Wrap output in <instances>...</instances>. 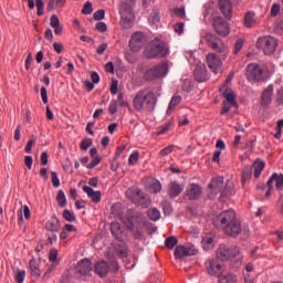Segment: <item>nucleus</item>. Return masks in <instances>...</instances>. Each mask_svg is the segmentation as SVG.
I'll list each match as a JSON object with an SVG mask.
<instances>
[{
    "label": "nucleus",
    "instance_id": "nucleus-1",
    "mask_svg": "<svg viewBox=\"0 0 283 283\" xmlns=\"http://www.w3.org/2000/svg\"><path fill=\"white\" fill-rule=\"evenodd\" d=\"M212 224L219 231H223L226 235L238 238L242 233V223L237 219L234 210H224L217 214Z\"/></svg>",
    "mask_w": 283,
    "mask_h": 283
},
{
    "label": "nucleus",
    "instance_id": "nucleus-2",
    "mask_svg": "<svg viewBox=\"0 0 283 283\" xmlns=\"http://www.w3.org/2000/svg\"><path fill=\"white\" fill-rule=\"evenodd\" d=\"M158 105V96L154 91L139 90L133 97V107L136 112H147L154 114Z\"/></svg>",
    "mask_w": 283,
    "mask_h": 283
},
{
    "label": "nucleus",
    "instance_id": "nucleus-3",
    "mask_svg": "<svg viewBox=\"0 0 283 283\" xmlns=\"http://www.w3.org/2000/svg\"><path fill=\"white\" fill-rule=\"evenodd\" d=\"M144 52L147 59H156L157 56L163 59L169 54V48L165 41L156 38L146 45Z\"/></svg>",
    "mask_w": 283,
    "mask_h": 283
},
{
    "label": "nucleus",
    "instance_id": "nucleus-4",
    "mask_svg": "<svg viewBox=\"0 0 283 283\" xmlns=\"http://www.w3.org/2000/svg\"><path fill=\"white\" fill-rule=\"evenodd\" d=\"M134 8H136V0L119 1V14L124 28H127V25L134 21Z\"/></svg>",
    "mask_w": 283,
    "mask_h": 283
},
{
    "label": "nucleus",
    "instance_id": "nucleus-5",
    "mask_svg": "<svg viewBox=\"0 0 283 283\" xmlns=\"http://www.w3.org/2000/svg\"><path fill=\"white\" fill-rule=\"evenodd\" d=\"M255 46L256 50H261L266 56H271L277 50V39L273 35L260 36L256 40Z\"/></svg>",
    "mask_w": 283,
    "mask_h": 283
},
{
    "label": "nucleus",
    "instance_id": "nucleus-6",
    "mask_svg": "<svg viewBox=\"0 0 283 283\" xmlns=\"http://www.w3.org/2000/svg\"><path fill=\"white\" fill-rule=\"evenodd\" d=\"M167 72H169V63L164 62L148 69L144 73L143 78L147 82L156 81V78H163V76H167Z\"/></svg>",
    "mask_w": 283,
    "mask_h": 283
},
{
    "label": "nucleus",
    "instance_id": "nucleus-7",
    "mask_svg": "<svg viewBox=\"0 0 283 283\" xmlns=\"http://www.w3.org/2000/svg\"><path fill=\"white\" fill-rule=\"evenodd\" d=\"M126 198L130 200L134 205H139L140 207H149V199L145 198L143 190L136 187L128 188L126 190Z\"/></svg>",
    "mask_w": 283,
    "mask_h": 283
},
{
    "label": "nucleus",
    "instance_id": "nucleus-8",
    "mask_svg": "<svg viewBox=\"0 0 283 283\" xmlns=\"http://www.w3.org/2000/svg\"><path fill=\"white\" fill-rule=\"evenodd\" d=\"M238 255H240L238 245L220 244L217 250V258L222 262H227V260H231V258H238Z\"/></svg>",
    "mask_w": 283,
    "mask_h": 283
},
{
    "label": "nucleus",
    "instance_id": "nucleus-9",
    "mask_svg": "<svg viewBox=\"0 0 283 283\" xmlns=\"http://www.w3.org/2000/svg\"><path fill=\"white\" fill-rule=\"evenodd\" d=\"M147 43V36L145 33L137 31L135 32L129 40V48L132 52H140Z\"/></svg>",
    "mask_w": 283,
    "mask_h": 283
},
{
    "label": "nucleus",
    "instance_id": "nucleus-10",
    "mask_svg": "<svg viewBox=\"0 0 283 283\" xmlns=\"http://www.w3.org/2000/svg\"><path fill=\"white\" fill-rule=\"evenodd\" d=\"M247 78L250 83L264 81V70L259 64L252 63L247 66Z\"/></svg>",
    "mask_w": 283,
    "mask_h": 283
},
{
    "label": "nucleus",
    "instance_id": "nucleus-11",
    "mask_svg": "<svg viewBox=\"0 0 283 283\" xmlns=\"http://www.w3.org/2000/svg\"><path fill=\"white\" fill-rule=\"evenodd\" d=\"M206 63L213 74H222V60L216 53H208Z\"/></svg>",
    "mask_w": 283,
    "mask_h": 283
},
{
    "label": "nucleus",
    "instance_id": "nucleus-12",
    "mask_svg": "<svg viewBox=\"0 0 283 283\" xmlns=\"http://www.w3.org/2000/svg\"><path fill=\"white\" fill-rule=\"evenodd\" d=\"M273 182H275V187L277 191H282L283 187V175L274 172L272 176L269 178L266 182V187L269 188L268 191L265 192V198L271 197V191H273Z\"/></svg>",
    "mask_w": 283,
    "mask_h": 283
},
{
    "label": "nucleus",
    "instance_id": "nucleus-13",
    "mask_svg": "<svg viewBox=\"0 0 283 283\" xmlns=\"http://www.w3.org/2000/svg\"><path fill=\"white\" fill-rule=\"evenodd\" d=\"M209 198H213L214 196H218V193H222V190L224 189V177L213 178L209 184Z\"/></svg>",
    "mask_w": 283,
    "mask_h": 283
},
{
    "label": "nucleus",
    "instance_id": "nucleus-14",
    "mask_svg": "<svg viewBox=\"0 0 283 283\" xmlns=\"http://www.w3.org/2000/svg\"><path fill=\"white\" fill-rule=\"evenodd\" d=\"M212 25L219 36H229V23L222 18H214Z\"/></svg>",
    "mask_w": 283,
    "mask_h": 283
},
{
    "label": "nucleus",
    "instance_id": "nucleus-15",
    "mask_svg": "<svg viewBox=\"0 0 283 283\" xmlns=\"http://www.w3.org/2000/svg\"><path fill=\"white\" fill-rule=\"evenodd\" d=\"M206 269L208 272V275H211V277H219V275L222 274V264H220L214 259H209L206 262Z\"/></svg>",
    "mask_w": 283,
    "mask_h": 283
},
{
    "label": "nucleus",
    "instance_id": "nucleus-16",
    "mask_svg": "<svg viewBox=\"0 0 283 283\" xmlns=\"http://www.w3.org/2000/svg\"><path fill=\"white\" fill-rule=\"evenodd\" d=\"M198 250L195 247L177 245L175 249V256L178 259L196 255Z\"/></svg>",
    "mask_w": 283,
    "mask_h": 283
},
{
    "label": "nucleus",
    "instance_id": "nucleus-17",
    "mask_svg": "<svg viewBox=\"0 0 283 283\" xmlns=\"http://www.w3.org/2000/svg\"><path fill=\"white\" fill-rule=\"evenodd\" d=\"M202 196V188L198 184H190L186 189L188 200H198Z\"/></svg>",
    "mask_w": 283,
    "mask_h": 283
},
{
    "label": "nucleus",
    "instance_id": "nucleus-18",
    "mask_svg": "<svg viewBox=\"0 0 283 283\" xmlns=\"http://www.w3.org/2000/svg\"><path fill=\"white\" fill-rule=\"evenodd\" d=\"M193 76L198 83H207L209 78V72H207V66L205 64H199L193 70Z\"/></svg>",
    "mask_w": 283,
    "mask_h": 283
},
{
    "label": "nucleus",
    "instance_id": "nucleus-19",
    "mask_svg": "<svg viewBox=\"0 0 283 283\" xmlns=\"http://www.w3.org/2000/svg\"><path fill=\"white\" fill-rule=\"evenodd\" d=\"M185 191V186L178 184V181H170L168 184L167 193L169 198H178Z\"/></svg>",
    "mask_w": 283,
    "mask_h": 283
},
{
    "label": "nucleus",
    "instance_id": "nucleus-20",
    "mask_svg": "<svg viewBox=\"0 0 283 283\" xmlns=\"http://www.w3.org/2000/svg\"><path fill=\"white\" fill-rule=\"evenodd\" d=\"M273 99V85L270 84L261 95V105L262 107H269L271 101Z\"/></svg>",
    "mask_w": 283,
    "mask_h": 283
},
{
    "label": "nucleus",
    "instance_id": "nucleus-21",
    "mask_svg": "<svg viewBox=\"0 0 283 283\" xmlns=\"http://www.w3.org/2000/svg\"><path fill=\"white\" fill-rule=\"evenodd\" d=\"M219 10L226 19H231V12H233L231 0H219Z\"/></svg>",
    "mask_w": 283,
    "mask_h": 283
},
{
    "label": "nucleus",
    "instance_id": "nucleus-22",
    "mask_svg": "<svg viewBox=\"0 0 283 283\" xmlns=\"http://www.w3.org/2000/svg\"><path fill=\"white\" fill-rule=\"evenodd\" d=\"M94 271L99 277H107V273H109V264L106 261H99L95 263Z\"/></svg>",
    "mask_w": 283,
    "mask_h": 283
},
{
    "label": "nucleus",
    "instance_id": "nucleus-23",
    "mask_svg": "<svg viewBox=\"0 0 283 283\" xmlns=\"http://www.w3.org/2000/svg\"><path fill=\"white\" fill-rule=\"evenodd\" d=\"M45 229L52 233H59V231H61V221L56 216H53L49 221H46Z\"/></svg>",
    "mask_w": 283,
    "mask_h": 283
},
{
    "label": "nucleus",
    "instance_id": "nucleus-24",
    "mask_svg": "<svg viewBox=\"0 0 283 283\" xmlns=\"http://www.w3.org/2000/svg\"><path fill=\"white\" fill-rule=\"evenodd\" d=\"M82 189L84 193H86V196L92 200V202H95V205L101 202V190L94 191V189L90 186H83Z\"/></svg>",
    "mask_w": 283,
    "mask_h": 283
},
{
    "label": "nucleus",
    "instance_id": "nucleus-25",
    "mask_svg": "<svg viewBox=\"0 0 283 283\" xmlns=\"http://www.w3.org/2000/svg\"><path fill=\"white\" fill-rule=\"evenodd\" d=\"M77 271L81 275H90L92 273V261L90 259H83L77 264Z\"/></svg>",
    "mask_w": 283,
    "mask_h": 283
},
{
    "label": "nucleus",
    "instance_id": "nucleus-26",
    "mask_svg": "<svg viewBox=\"0 0 283 283\" xmlns=\"http://www.w3.org/2000/svg\"><path fill=\"white\" fill-rule=\"evenodd\" d=\"M243 24H244V28H248V29L255 28V25H258V19H255L254 11L245 12L243 17Z\"/></svg>",
    "mask_w": 283,
    "mask_h": 283
},
{
    "label": "nucleus",
    "instance_id": "nucleus-27",
    "mask_svg": "<svg viewBox=\"0 0 283 283\" xmlns=\"http://www.w3.org/2000/svg\"><path fill=\"white\" fill-rule=\"evenodd\" d=\"M111 233L114 235L115 240H118V242H123V228L120 227V223L118 222H112L111 223Z\"/></svg>",
    "mask_w": 283,
    "mask_h": 283
},
{
    "label": "nucleus",
    "instance_id": "nucleus-28",
    "mask_svg": "<svg viewBox=\"0 0 283 283\" xmlns=\"http://www.w3.org/2000/svg\"><path fill=\"white\" fill-rule=\"evenodd\" d=\"M218 283H238V275L232 272L219 274Z\"/></svg>",
    "mask_w": 283,
    "mask_h": 283
},
{
    "label": "nucleus",
    "instance_id": "nucleus-29",
    "mask_svg": "<svg viewBox=\"0 0 283 283\" xmlns=\"http://www.w3.org/2000/svg\"><path fill=\"white\" fill-rule=\"evenodd\" d=\"M29 269H30L31 275L33 277H41V269H40L39 261H36V259H31L30 260Z\"/></svg>",
    "mask_w": 283,
    "mask_h": 283
},
{
    "label": "nucleus",
    "instance_id": "nucleus-30",
    "mask_svg": "<svg viewBox=\"0 0 283 283\" xmlns=\"http://www.w3.org/2000/svg\"><path fill=\"white\" fill-rule=\"evenodd\" d=\"M211 50L214 52H218L219 54H223V56H227L229 54V48L224 45V42L220 39L218 42L213 44V46H210Z\"/></svg>",
    "mask_w": 283,
    "mask_h": 283
},
{
    "label": "nucleus",
    "instance_id": "nucleus-31",
    "mask_svg": "<svg viewBox=\"0 0 283 283\" xmlns=\"http://www.w3.org/2000/svg\"><path fill=\"white\" fill-rule=\"evenodd\" d=\"M214 245L216 244L213 242V235L207 234L206 237L202 238L201 247L205 251H211V249H213Z\"/></svg>",
    "mask_w": 283,
    "mask_h": 283
},
{
    "label": "nucleus",
    "instance_id": "nucleus-32",
    "mask_svg": "<svg viewBox=\"0 0 283 283\" xmlns=\"http://www.w3.org/2000/svg\"><path fill=\"white\" fill-rule=\"evenodd\" d=\"M264 167H266V164L262 159H256L253 164L254 168V178H259L262 176V171H264Z\"/></svg>",
    "mask_w": 283,
    "mask_h": 283
},
{
    "label": "nucleus",
    "instance_id": "nucleus-33",
    "mask_svg": "<svg viewBox=\"0 0 283 283\" xmlns=\"http://www.w3.org/2000/svg\"><path fill=\"white\" fill-rule=\"evenodd\" d=\"M66 1L67 0H49L46 10H49V12H52V10H56V8H63Z\"/></svg>",
    "mask_w": 283,
    "mask_h": 283
},
{
    "label": "nucleus",
    "instance_id": "nucleus-34",
    "mask_svg": "<svg viewBox=\"0 0 283 283\" xmlns=\"http://www.w3.org/2000/svg\"><path fill=\"white\" fill-rule=\"evenodd\" d=\"M181 101H182V97L180 95L172 96L168 105L167 114H171V111L176 109V106L180 105Z\"/></svg>",
    "mask_w": 283,
    "mask_h": 283
},
{
    "label": "nucleus",
    "instance_id": "nucleus-35",
    "mask_svg": "<svg viewBox=\"0 0 283 283\" xmlns=\"http://www.w3.org/2000/svg\"><path fill=\"white\" fill-rule=\"evenodd\" d=\"M251 176H253V168L245 166L242 170L241 182L244 185L247 180H251Z\"/></svg>",
    "mask_w": 283,
    "mask_h": 283
},
{
    "label": "nucleus",
    "instance_id": "nucleus-36",
    "mask_svg": "<svg viewBox=\"0 0 283 283\" xmlns=\"http://www.w3.org/2000/svg\"><path fill=\"white\" fill-rule=\"evenodd\" d=\"M147 216L149 220H153V222H158V220H160V210L157 208H150L147 211Z\"/></svg>",
    "mask_w": 283,
    "mask_h": 283
},
{
    "label": "nucleus",
    "instance_id": "nucleus-37",
    "mask_svg": "<svg viewBox=\"0 0 283 283\" xmlns=\"http://www.w3.org/2000/svg\"><path fill=\"white\" fill-rule=\"evenodd\" d=\"M56 202L61 208L67 207V198H65V192L63 190L57 191Z\"/></svg>",
    "mask_w": 283,
    "mask_h": 283
},
{
    "label": "nucleus",
    "instance_id": "nucleus-38",
    "mask_svg": "<svg viewBox=\"0 0 283 283\" xmlns=\"http://www.w3.org/2000/svg\"><path fill=\"white\" fill-rule=\"evenodd\" d=\"M223 98H226V103H228L229 105H232L233 107H235L238 105V103L235 102V95L233 94V92H229L228 90L223 93Z\"/></svg>",
    "mask_w": 283,
    "mask_h": 283
},
{
    "label": "nucleus",
    "instance_id": "nucleus-39",
    "mask_svg": "<svg viewBox=\"0 0 283 283\" xmlns=\"http://www.w3.org/2000/svg\"><path fill=\"white\" fill-rule=\"evenodd\" d=\"M148 190L150 193H160V191H163V184H160L158 180H154L149 185Z\"/></svg>",
    "mask_w": 283,
    "mask_h": 283
},
{
    "label": "nucleus",
    "instance_id": "nucleus-40",
    "mask_svg": "<svg viewBox=\"0 0 283 283\" xmlns=\"http://www.w3.org/2000/svg\"><path fill=\"white\" fill-rule=\"evenodd\" d=\"M221 196H233V181L227 180L226 187L221 192Z\"/></svg>",
    "mask_w": 283,
    "mask_h": 283
},
{
    "label": "nucleus",
    "instance_id": "nucleus-41",
    "mask_svg": "<svg viewBox=\"0 0 283 283\" xmlns=\"http://www.w3.org/2000/svg\"><path fill=\"white\" fill-rule=\"evenodd\" d=\"M207 44L212 48L216 43H218V41L220 40V38H218L216 34L213 33H207L205 36Z\"/></svg>",
    "mask_w": 283,
    "mask_h": 283
},
{
    "label": "nucleus",
    "instance_id": "nucleus-42",
    "mask_svg": "<svg viewBox=\"0 0 283 283\" xmlns=\"http://www.w3.org/2000/svg\"><path fill=\"white\" fill-rule=\"evenodd\" d=\"M62 217L64 218V220H66V222H76V216L74 214V212L67 209L63 211Z\"/></svg>",
    "mask_w": 283,
    "mask_h": 283
},
{
    "label": "nucleus",
    "instance_id": "nucleus-43",
    "mask_svg": "<svg viewBox=\"0 0 283 283\" xmlns=\"http://www.w3.org/2000/svg\"><path fill=\"white\" fill-rule=\"evenodd\" d=\"M93 144L94 142L92 140V138H84L80 144V148L82 149V151H87L88 147H92Z\"/></svg>",
    "mask_w": 283,
    "mask_h": 283
},
{
    "label": "nucleus",
    "instance_id": "nucleus-44",
    "mask_svg": "<svg viewBox=\"0 0 283 283\" xmlns=\"http://www.w3.org/2000/svg\"><path fill=\"white\" fill-rule=\"evenodd\" d=\"M165 244L167 249H174L178 244V239L176 237H169L166 239Z\"/></svg>",
    "mask_w": 283,
    "mask_h": 283
},
{
    "label": "nucleus",
    "instance_id": "nucleus-45",
    "mask_svg": "<svg viewBox=\"0 0 283 283\" xmlns=\"http://www.w3.org/2000/svg\"><path fill=\"white\" fill-rule=\"evenodd\" d=\"M140 154L138 151H133L130 155H129V158H128V165L130 166H134L136 165V163H138V158H139Z\"/></svg>",
    "mask_w": 283,
    "mask_h": 283
},
{
    "label": "nucleus",
    "instance_id": "nucleus-46",
    "mask_svg": "<svg viewBox=\"0 0 283 283\" xmlns=\"http://www.w3.org/2000/svg\"><path fill=\"white\" fill-rule=\"evenodd\" d=\"M101 160H103V158H101V156L94 157L92 159V161L86 165V168L87 169H94V167H98V165H101Z\"/></svg>",
    "mask_w": 283,
    "mask_h": 283
},
{
    "label": "nucleus",
    "instance_id": "nucleus-47",
    "mask_svg": "<svg viewBox=\"0 0 283 283\" xmlns=\"http://www.w3.org/2000/svg\"><path fill=\"white\" fill-rule=\"evenodd\" d=\"M35 6L38 10V17H43V10L45 8V3H43V0H35Z\"/></svg>",
    "mask_w": 283,
    "mask_h": 283
},
{
    "label": "nucleus",
    "instance_id": "nucleus-48",
    "mask_svg": "<svg viewBox=\"0 0 283 283\" xmlns=\"http://www.w3.org/2000/svg\"><path fill=\"white\" fill-rule=\"evenodd\" d=\"M108 112L109 114L114 115L116 112H118V102L116 99H112L108 105Z\"/></svg>",
    "mask_w": 283,
    "mask_h": 283
},
{
    "label": "nucleus",
    "instance_id": "nucleus-49",
    "mask_svg": "<svg viewBox=\"0 0 283 283\" xmlns=\"http://www.w3.org/2000/svg\"><path fill=\"white\" fill-rule=\"evenodd\" d=\"M51 178H52V185L55 188L61 187V180L59 179V174L56 171L51 172Z\"/></svg>",
    "mask_w": 283,
    "mask_h": 283
},
{
    "label": "nucleus",
    "instance_id": "nucleus-50",
    "mask_svg": "<svg viewBox=\"0 0 283 283\" xmlns=\"http://www.w3.org/2000/svg\"><path fill=\"white\" fill-rule=\"evenodd\" d=\"M243 45H244V40L238 39L234 44L233 54H239L240 50H242Z\"/></svg>",
    "mask_w": 283,
    "mask_h": 283
},
{
    "label": "nucleus",
    "instance_id": "nucleus-51",
    "mask_svg": "<svg viewBox=\"0 0 283 283\" xmlns=\"http://www.w3.org/2000/svg\"><path fill=\"white\" fill-rule=\"evenodd\" d=\"M94 12V9L92 8V2L87 1L84 7L82 8V14H92Z\"/></svg>",
    "mask_w": 283,
    "mask_h": 283
},
{
    "label": "nucleus",
    "instance_id": "nucleus-52",
    "mask_svg": "<svg viewBox=\"0 0 283 283\" xmlns=\"http://www.w3.org/2000/svg\"><path fill=\"white\" fill-rule=\"evenodd\" d=\"M25 280V270H19L15 274V282L23 283Z\"/></svg>",
    "mask_w": 283,
    "mask_h": 283
},
{
    "label": "nucleus",
    "instance_id": "nucleus-53",
    "mask_svg": "<svg viewBox=\"0 0 283 283\" xmlns=\"http://www.w3.org/2000/svg\"><path fill=\"white\" fill-rule=\"evenodd\" d=\"M174 31L177 33V34H184L185 32V22H178L174 25Z\"/></svg>",
    "mask_w": 283,
    "mask_h": 283
},
{
    "label": "nucleus",
    "instance_id": "nucleus-54",
    "mask_svg": "<svg viewBox=\"0 0 283 283\" xmlns=\"http://www.w3.org/2000/svg\"><path fill=\"white\" fill-rule=\"evenodd\" d=\"M94 21H103L105 19V11L103 9H99L93 14Z\"/></svg>",
    "mask_w": 283,
    "mask_h": 283
},
{
    "label": "nucleus",
    "instance_id": "nucleus-55",
    "mask_svg": "<svg viewBox=\"0 0 283 283\" xmlns=\"http://www.w3.org/2000/svg\"><path fill=\"white\" fill-rule=\"evenodd\" d=\"M117 102L119 107H127L129 104L125 102V96L123 95V92H119L117 95Z\"/></svg>",
    "mask_w": 283,
    "mask_h": 283
},
{
    "label": "nucleus",
    "instance_id": "nucleus-56",
    "mask_svg": "<svg viewBox=\"0 0 283 283\" xmlns=\"http://www.w3.org/2000/svg\"><path fill=\"white\" fill-rule=\"evenodd\" d=\"M50 25L51 28H59L61 25V21L59 20V17H56V14H53L51 17Z\"/></svg>",
    "mask_w": 283,
    "mask_h": 283
},
{
    "label": "nucleus",
    "instance_id": "nucleus-57",
    "mask_svg": "<svg viewBox=\"0 0 283 283\" xmlns=\"http://www.w3.org/2000/svg\"><path fill=\"white\" fill-rule=\"evenodd\" d=\"M280 14V3H273L271 8V17H277Z\"/></svg>",
    "mask_w": 283,
    "mask_h": 283
},
{
    "label": "nucleus",
    "instance_id": "nucleus-58",
    "mask_svg": "<svg viewBox=\"0 0 283 283\" xmlns=\"http://www.w3.org/2000/svg\"><path fill=\"white\" fill-rule=\"evenodd\" d=\"M174 151V145L167 146L160 150V156H169Z\"/></svg>",
    "mask_w": 283,
    "mask_h": 283
},
{
    "label": "nucleus",
    "instance_id": "nucleus-59",
    "mask_svg": "<svg viewBox=\"0 0 283 283\" xmlns=\"http://www.w3.org/2000/svg\"><path fill=\"white\" fill-rule=\"evenodd\" d=\"M41 98L42 103H44V105H48V88H45V86L41 87Z\"/></svg>",
    "mask_w": 283,
    "mask_h": 283
},
{
    "label": "nucleus",
    "instance_id": "nucleus-60",
    "mask_svg": "<svg viewBox=\"0 0 283 283\" xmlns=\"http://www.w3.org/2000/svg\"><path fill=\"white\" fill-rule=\"evenodd\" d=\"M59 255V251L56 249H52L49 253L50 262H56V256Z\"/></svg>",
    "mask_w": 283,
    "mask_h": 283
},
{
    "label": "nucleus",
    "instance_id": "nucleus-61",
    "mask_svg": "<svg viewBox=\"0 0 283 283\" xmlns=\"http://www.w3.org/2000/svg\"><path fill=\"white\" fill-rule=\"evenodd\" d=\"M174 12L179 19H185V8H176Z\"/></svg>",
    "mask_w": 283,
    "mask_h": 283
},
{
    "label": "nucleus",
    "instance_id": "nucleus-62",
    "mask_svg": "<svg viewBox=\"0 0 283 283\" xmlns=\"http://www.w3.org/2000/svg\"><path fill=\"white\" fill-rule=\"evenodd\" d=\"M125 148H126L125 145L117 147L115 156H114V160H118L120 154H123V151H125Z\"/></svg>",
    "mask_w": 283,
    "mask_h": 283
},
{
    "label": "nucleus",
    "instance_id": "nucleus-63",
    "mask_svg": "<svg viewBox=\"0 0 283 283\" xmlns=\"http://www.w3.org/2000/svg\"><path fill=\"white\" fill-rule=\"evenodd\" d=\"M96 30H98V32H107V24L105 22H98Z\"/></svg>",
    "mask_w": 283,
    "mask_h": 283
},
{
    "label": "nucleus",
    "instance_id": "nucleus-64",
    "mask_svg": "<svg viewBox=\"0 0 283 283\" xmlns=\"http://www.w3.org/2000/svg\"><path fill=\"white\" fill-rule=\"evenodd\" d=\"M276 103L279 105H283V88L277 91V95H276Z\"/></svg>",
    "mask_w": 283,
    "mask_h": 283
}]
</instances>
